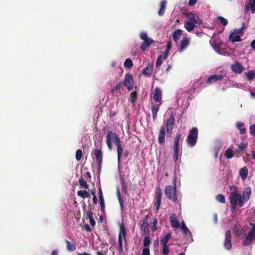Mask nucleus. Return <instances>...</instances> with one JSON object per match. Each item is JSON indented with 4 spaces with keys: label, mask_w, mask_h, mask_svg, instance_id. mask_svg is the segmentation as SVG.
Segmentation results:
<instances>
[{
    "label": "nucleus",
    "mask_w": 255,
    "mask_h": 255,
    "mask_svg": "<svg viewBox=\"0 0 255 255\" xmlns=\"http://www.w3.org/2000/svg\"><path fill=\"white\" fill-rule=\"evenodd\" d=\"M229 199L231 205V210L234 212L237 206L242 207L250 198L251 190L250 188H246L242 193L239 192L235 186L231 187Z\"/></svg>",
    "instance_id": "f257e3e1"
},
{
    "label": "nucleus",
    "mask_w": 255,
    "mask_h": 255,
    "mask_svg": "<svg viewBox=\"0 0 255 255\" xmlns=\"http://www.w3.org/2000/svg\"><path fill=\"white\" fill-rule=\"evenodd\" d=\"M175 123V118L173 116H170L166 120L164 124L165 126H161L160 128L158 135V141L160 144H163L165 142L166 131L167 136L170 137L172 134L173 129Z\"/></svg>",
    "instance_id": "f03ea898"
},
{
    "label": "nucleus",
    "mask_w": 255,
    "mask_h": 255,
    "mask_svg": "<svg viewBox=\"0 0 255 255\" xmlns=\"http://www.w3.org/2000/svg\"><path fill=\"white\" fill-rule=\"evenodd\" d=\"M153 97L154 100L157 102L155 104L151 103V104L153 119L154 121H155L160 106L162 103V92L159 88L156 87L155 89L153 94Z\"/></svg>",
    "instance_id": "7ed1b4c3"
},
{
    "label": "nucleus",
    "mask_w": 255,
    "mask_h": 255,
    "mask_svg": "<svg viewBox=\"0 0 255 255\" xmlns=\"http://www.w3.org/2000/svg\"><path fill=\"white\" fill-rule=\"evenodd\" d=\"M210 42L214 50L218 54L222 55H229L227 52V46L225 43L213 37L211 38Z\"/></svg>",
    "instance_id": "20e7f679"
},
{
    "label": "nucleus",
    "mask_w": 255,
    "mask_h": 255,
    "mask_svg": "<svg viewBox=\"0 0 255 255\" xmlns=\"http://www.w3.org/2000/svg\"><path fill=\"white\" fill-rule=\"evenodd\" d=\"M121 142V139L116 132L112 130L107 131L106 143L110 150H112L113 149V143L117 145Z\"/></svg>",
    "instance_id": "39448f33"
},
{
    "label": "nucleus",
    "mask_w": 255,
    "mask_h": 255,
    "mask_svg": "<svg viewBox=\"0 0 255 255\" xmlns=\"http://www.w3.org/2000/svg\"><path fill=\"white\" fill-rule=\"evenodd\" d=\"M176 190L175 183L174 186H166L165 188L164 193L166 197L173 202H176L177 200Z\"/></svg>",
    "instance_id": "423d86ee"
},
{
    "label": "nucleus",
    "mask_w": 255,
    "mask_h": 255,
    "mask_svg": "<svg viewBox=\"0 0 255 255\" xmlns=\"http://www.w3.org/2000/svg\"><path fill=\"white\" fill-rule=\"evenodd\" d=\"M198 137V129L196 127L192 128L189 131V133L187 137V142L189 146L190 147L194 146L197 142Z\"/></svg>",
    "instance_id": "0eeeda50"
},
{
    "label": "nucleus",
    "mask_w": 255,
    "mask_h": 255,
    "mask_svg": "<svg viewBox=\"0 0 255 255\" xmlns=\"http://www.w3.org/2000/svg\"><path fill=\"white\" fill-rule=\"evenodd\" d=\"M133 84L134 81L132 74L129 73H127L125 75L123 85H124L125 87H127V89L129 91H130L132 90L133 88Z\"/></svg>",
    "instance_id": "6e6552de"
},
{
    "label": "nucleus",
    "mask_w": 255,
    "mask_h": 255,
    "mask_svg": "<svg viewBox=\"0 0 255 255\" xmlns=\"http://www.w3.org/2000/svg\"><path fill=\"white\" fill-rule=\"evenodd\" d=\"M162 191L160 187H157L155 189V195L153 200V203L154 206L156 207V211H157L160 206L161 198H162Z\"/></svg>",
    "instance_id": "1a4fd4ad"
},
{
    "label": "nucleus",
    "mask_w": 255,
    "mask_h": 255,
    "mask_svg": "<svg viewBox=\"0 0 255 255\" xmlns=\"http://www.w3.org/2000/svg\"><path fill=\"white\" fill-rule=\"evenodd\" d=\"M148 215H147L141 221V224H140V230L142 232L143 235H145L146 234H148L149 233L148 228Z\"/></svg>",
    "instance_id": "9d476101"
},
{
    "label": "nucleus",
    "mask_w": 255,
    "mask_h": 255,
    "mask_svg": "<svg viewBox=\"0 0 255 255\" xmlns=\"http://www.w3.org/2000/svg\"><path fill=\"white\" fill-rule=\"evenodd\" d=\"M231 233L230 231H227L225 234V239L224 242V248L229 250L232 248V243H231Z\"/></svg>",
    "instance_id": "9b49d317"
},
{
    "label": "nucleus",
    "mask_w": 255,
    "mask_h": 255,
    "mask_svg": "<svg viewBox=\"0 0 255 255\" xmlns=\"http://www.w3.org/2000/svg\"><path fill=\"white\" fill-rule=\"evenodd\" d=\"M94 154L96 157L98 167L100 169L102 167L103 161V153L101 149H95L94 151Z\"/></svg>",
    "instance_id": "f8f14e48"
},
{
    "label": "nucleus",
    "mask_w": 255,
    "mask_h": 255,
    "mask_svg": "<svg viewBox=\"0 0 255 255\" xmlns=\"http://www.w3.org/2000/svg\"><path fill=\"white\" fill-rule=\"evenodd\" d=\"M231 69L236 74H241L243 72L244 67L240 63L236 62L231 65Z\"/></svg>",
    "instance_id": "ddd939ff"
},
{
    "label": "nucleus",
    "mask_w": 255,
    "mask_h": 255,
    "mask_svg": "<svg viewBox=\"0 0 255 255\" xmlns=\"http://www.w3.org/2000/svg\"><path fill=\"white\" fill-rule=\"evenodd\" d=\"M123 88V82H119L117 83L116 85L111 89V93L113 95L116 96L117 94H119L121 95L122 92L121 89Z\"/></svg>",
    "instance_id": "4468645a"
},
{
    "label": "nucleus",
    "mask_w": 255,
    "mask_h": 255,
    "mask_svg": "<svg viewBox=\"0 0 255 255\" xmlns=\"http://www.w3.org/2000/svg\"><path fill=\"white\" fill-rule=\"evenodd\" d=\"M255 239V233L250 231L247 236L243 241V244L245 246L250 244Z\"/></svg>",
    "instance_id": "2eb2a0df"
},
{
    "label": "nucleus",
    "mask_w": 255,
    "mask_h": 255,
    "mask_svg": "<svg viewBox=\"0 0 255 255\" xmlns=\"http://www.w3.org/2000/svg\"><path fill=\"white\" fill-rule=\"evenodd\" d=\"M189 44V39L185 37H184L180 42V44L178 47V50L179 51H182L184 50Z\"/></svg>",
    "instance_id": "dca6fc26"
},
{
    "label": "nucleus",
    "mask_w": 255,
    "mask_h": 255,
    "mask_svg": "<svg viewBox=\"0 0 255 255\" xmlns=\"http://www.w3.org/2000/svg\"><path fill=\"white\" fill-rule=\"evenodd\" d=\"M170 221L171 226L173 228H178L180 227V224L177 219L176 215L175 214H173L171 215L170 217Z\"/></svg>",
    "instance_id": "f3484780"
},
{
    "label": "nucleus",
    "mask_w": 255,
    "mask_h": 255,
    "mask_svg": "<svg viewBox=\"0 0 255 255\" xmlns=\"http://www.w3.org/2000/svg\"><path fill=\"white\" fill-rule=\"evenodd\" d=\"M116 146L117 147L118 162L119 164L121 162V159L123 157V154H124V150L121 144V142L117 145Z\"/></svg>",
    "instance_id": "a211bd4d"
},
{
    "label": "nucleus",
    "mask_w": 255,
    "mask_h": 255,
    "mask_svg": "<svg viewBox=\"0 0 255 255\" xmlns=\"http://www.w3.org/2000/svg\"><path fill=\"white\" fill-rule=\"evenodd\" d=\"M153 42V40L151 38H149L147 40H144L140 46V50L144 51Z\"/></svg>",
    "instance_id": "6ab92c4d"
},
{
    "label": "nucleus",
    "mask_w": 255,
    "mask_h": 255,
    "mask_svg": "<svg viewBox=\"0 0 255 255\" xmlns=\"http://www.w3.org/2000/svg\"><path fill=\"white\" fill-rule=\"evenodd\" d=\"M248 169L247 167L245 166L242 167L239 171V175L241 176L242 179L245 181L248 175Z\"/></svg>",
    "instance_id": "aec40b11"
},
{
    "label": "nucleus",
    "mask_w": 255,
    "mask_h": 255,
    "mask_svg": "<svg viewBox=\"0 0 255 255\" xmlns=\"http://www.w3.org/2000/svg\"><path fill=\"white\" fill-rule=\"evenodd\" d=\"M182 30L179 29H176L172 33L173 39L174 41L177 42L182 35Z\"/></svg>",
    "instance_id": "412c9836"
},
{
    "label": "nucleus",
    "mask_w": 255,
    "mask_h": 255,
    "mask_svg": "<svg viewBox=\"0 0 255 255\" xmlns=\"http://www.w3.org/2000/svg\"><path fill=\"white\" fill-rule=\"evenodd\" d=\"M89 206L90 207V209L86 213V217H87V218H88L89 219L91 225L92 227H94L96 225V222L93 217V213L92 211L91 210V205H89Z\"/></svg>",
    "instance_id": "4be33fe9"
},
{
    "label": "nucleus",
    "mask_w": 255,
    "mask_h": 255,
    "mask_svg": "<svg viewBox=\"0 0 255 255\" xmlns=\"http://www.w3.org/2000/svg\"><path fill=\"white\" fill-rule=\"evenodd\" d=\"M224 155L227 159L232 158L234 155V151L233 147L228 148L224 152Z\"/></svg>",
    "instance_id": "5701e85b"
},
{
    "label": "nucleus",
    "mask_w": 255,
    "mask_h": 255,
    "mask_svg": "<svg viewBox=\"0 0 255 255\" xmlns=\"http://www.w3.org/2000/svg\"><path fill=\"white\" fill-rule=\"evenodd\" d=\"M229 39L230 41L232 42H239L241 41V37L239 35L235 34V33H232L231 32Z\"/></svg>",
    "instance_id": "b1692460"
},
{
    "label": "nucleus",
    "mask_w": 255,
    "mask_h": 255,
    "mask_svg": "<svg viewBox=\"0 0 255 255\" xmlns=\"http://www.w3.org/2000/svg\"><path fill=\"white\" fill-rule=\"evenodd\" d=\"M246 8L250 9L252 12H255V0H249L246 4Z\"/></svg>",
    "instance_id": "393cba45"
},
{
    "label": "nucleus",
    "mask_w": 255,
    "mask_h": 255,
    "mask_svg": "<svg viewBox=\"0 0 255 255\" xmlns=\"http://www.w3.org/2000/svg\"><path fill=\"white\" fill-rule=\"evenodd\" d=\"M153 67V65H149L146 68H144L143 70L142 74L146 76L150 77L152 75Z\"/></svg>",
    "instance_id": "a878e982"
},
{
    "label": "nucleus",
    "mask_w": 255,
    "mask_h": 255,
    "mask_svg": "<svg viewBox=\"0 0 255 255\" xmlns=\"http://www.w3.org/2000/svg\"><path fill=\"white\" fill-rule=\"evenodd\" d=\"M166 1L165 0H162L160 2V8L158 11V14L160 16H162L164 14L165 9H166Z\"/></svg>",
    "instance_id": "bb28decb"
},
{
    "label": "nucleus",
    "mask_w": 255,
    "mask_h": 255,
    "mask_svg": "<svg viewBox=\"0 0 255 255\" xmlns=\"http://www.w3.org/2000/svg\"><path fill=\"white\" fill-rule=\"evenodd\" d=\"M171 232H169L167 233V234L163 237L160 240V243L162 245H167V243L171 237Z\"/></svg>",
    "instance_id": "cd10ccee"
},
{
    "label": "nucleus",
    "mask_w": 255,
    "mask_h": 255,
    "mask_svg": "<svg viewBox=\"0 0 255 255\" xmlns=\"http://www.w3.org/2000/svg\"><path fill=\"white\" fill-rule=\"evenodd\" d=\"M120 236L121 237L123 238L125 241H126V230L125 227L123 224H122L120 227V232L118 237H120Z\"/></svg>",
    "instance_id": "c85d7f7f"
},
{
    "label": "nucleus",
    "mask_w": 255,
    "mask_h": 255,
    "mask_svg": "<svg viewBox=\"0 0 255 255\" xmlns=\"http://www.w3.org/2000/svg\"><path fill=\"white\" fill-rule=\"evenodd\" d=\"M195 26V25L193 22L187 21L185 22L184 27L189 32H190L191 30H193Z\"/></svg>",
    "instance_id": "c756f323"
},
{
    "label": "nucleus",
    "mask_w": 255,
    "mask_h": 255,
    "mask_svg": "<svg viewBox=\"0 0 255 255\" xmlns=\"http://www.w3.org/2000/svg\"><path fill=\"white\" fill-rule=\"evenodd\" d=\"M223 76L221 75H214L208 78V83L221 80Z\"/></svg>",
    "instance_id": "7c9ffc66"
},
{
    "label": "nucleus",
    "mask_w": 255,
    "mask_h": 255,
    "mask_svg": "<svg viewBox=\"0 0 255 255\" xmlns=\"http://www.w3.org/2000/svg\"><path fill=\"white\" fill-rule=\"evenodd\" d=\"M181 133L179 132L176 133L174 138V145L173 147H179V141L181 139Z\"/></svg>",
    "instance_id": "2f4dec72"
},
{
    "label": "nucleus",
    "mask_w": 255,
    "mask_h": 255,
    "mask_svg": "<svg viewBox=\"0 0 255 255\" xmlns=\"http://www.w3.org/2000/svg\"><path fill=\"white\" fill-rule=\"evenodd\" d=\"M77 195L82 198H87L90 197L89 193L86 190H79L77 192Z\"/></svg>",
    "instance_id": "473e14b6"
},
{
    "label": "nucleus",
    "mask_w": 255,
    "mask_h": 255,
    "mask_svg": "<svg viewBox=\"0 0 255 255\" xmlns=\"http://www.w3.org/2000/svg\"><path fill=\"white\" fill-rule=\"evenodd\" d=\"M247 79L250 81H252L255 77V71L254 70L250 71L249 72L244 74Z\"/></svg>",
    "instance_id": "72a5a7b5"
},
{
    "label": "nucleus",
    "mask_w": 255,
    "mask_h": 255,
    "mask_svg": "<svg viewBox=\"0 0 255 255\" xmlns=\"http://www.w3.org/2000/svg\"><path fill=\"white\" fill-rule=\"evenodd\" d=\"M65 243L66 244L67 249L68 251H74L76 250V245L75 244L68 240H66Z\"/></svg>",
    "instance_id": "f704fd0d"
},
{
    "label": "nucleus",
    "mask_w": 255,
    "mask_h": 255,
    "mask_svg": "<svg viewBox=\"0 0 255 255\" xmlns=\"http://www.w3.org/2000/svg\"><path fill=\"white\" fill-rule=\"evenodd\" d=\"M123 238L118 237V246L117 247V250L119 253V254H122L123 252Z\"/></svg>",
    "instance_id": "c9c22d12"
},
{
    "label": "nucleus",
    "mask_w": 255,
    "mask_h": 255,
    "mask_svg": "<svg viewBox=\"0 0 255 255\" xmlns=\"http://www.w3.org/2000/svg\"><path fill=\"white\" fill-rule=\"evenodd\" d=\"M181 230L184 234L188 235L189 234L190 235H191V232L188 229L184 221H182L181 224Z\"/></svg>",
    "instance_id": "e433bc0d"
},
{
    "label": "nucleus",
    "mask_w": 255,
    "mask_h": 255,
    "mask_svg": "<svg viewBox=\"0 0 255 255\" xmlns=\"http://www.w3.org/2000/svg\"><path fill=\"white\" fill-rule=\"evenodd\" d=\"M173 159L174 161H177L178 158V154L179 152V147H173Z\"/></svg>",
    "instance_id": "4c0bfd02"
},
{
    "label": "nucleus",
    "mask_w": 255,
    "mask_h": 255,
    "mask_svg": "<svg viewBox=\"0 0 255 255\" xmlns=\"http://www.w3.org/2000/svg\"><path fill=\"white\" fill-rule=\"evenodd\" d=\"M137 98V93L136 91H133L130 94V102L134 104Z\"/></svg>",
    "instance_id": "58836bf2"
},
{
    "label": "nucleus",
    "mask_w": 255,
    "mask_h": 255,
    "mask_svg": "<svg viewBox=\"0 0 255 255\" xmlns=\"http://www.w3.org/2000/svg\"><path fill=\"white\" fill-rule=\"evenodd\" d=\"M185 16L187 18L189 19V21H190L191 22H193L195 20V18L197 15H195V14L191 13V12H187L184 13Z\"/></svg>",
    "instance_id": "ea45409f"
},
{
    "label": "nucleus",
    "mask_w": 255,
    "mask_h": 255,
    "mask_svg": "<svg viewBox=\"0 0 255 255\" xmlns=\"http://www.w3.org/2000/svg\"><path fill=\"white\" fill-rule=\"evenodd\" d=\"M79 183L81 186H82L83 188L88 189L89 187L87 183V182L82 177H81V178L79 179Z\"/></svg>",
    "instance_id": "a19ab883"
},
{
    "label": "nucleus",
    "mask_w": 255,
    "mask_h": 255,
    "mask_svg": "<svg viewBox=\"0 0 255 255\" xmlns=\"http://www.w3.org/2000/svg\"><path fill=\"white\" fill-rule=\"evenodd\" d=\"M126 68H131L133 66L132 60L130 58L127 59L124 62Z\"/></svg>",
    "instance_id": "79ce46f5"
},
{
    "label": "nucleus",
    "mask_w": 255,
    "mask_h": 255,
    "mask_svg": "<svg viewBox=\"0 0 255 255\" xmlns=\"http://www.w3.org/2000/svg\"><path fill=\"white\" fill-rule=\"evenodd\" d=\"M150 243L151 240L150 239L149 236L147 235V236L144 237L143 244V246L145 247H149V246L150 245Z\"/></svg>",
    "instance_id": "37998d69"
},
{
    "label": "nucleus",
    "mask_w": 255,
    "mask_h": 255,
    "mask_svg": "<svg viewBox=\"0 0 255 255\" xmlns=\"http://www.w3.org/2000/svg\"><path fill=\"white\" fill-rule=\"evenodd\" d=\"M157 220L156 218H154L153 220V222L151 223L149 226L151 229L152 231H155L157 229Z\"/></svg>",
    "instance_id": "c03bdc74"
},
{
    "label": "nucleus",
    "mask_w": 255,
    "mask_h": 255,
    "mask_svg": "<svg viewBox=\"0 0 255 255\" xmlns=\"http://www.w3.org/2000/svg\"><path fill=\"white\" fill-rule=\"evenodd\" d=\"M162 254L163 255H168L169 245H162Z\"/></svg>",
    "instance_id": "a18cd8bd"
},
{
    "label": "nucleus",
    "mask_w": 255,
    "mask_h": 255,
    "mask_svg": "<svg viewBox=\"0 0 255 255\" xmlns=\"http://www.w3.org/2000/svg\"><path fill=\"white\" fill-rule=\"evenodd\" d=\"M163 60V57H162V55H160L159 56H158L155 63L156 68L160 66Z\"/></svg>",
    "instance_id": "49530a36"
},
{
    "label": "nucleus",
    "mask_w": 255,
    "mask_h": 255,
    "mask_svg": "<svg viewBox=\"0 0 255 255\" xmlns=\"http://www.w3.org/2000/svg\"><path fill=\"white\" fill-rule=\"evenodd\" d=\"M216 200L222 203H225V198L224 195L222 194L218 195L216 197Z\"/></svg>",
    "instance_id": "de8ad7c7"
},
{
    "label": "nucleus",
    "mask_w": 255,
    "mask_h": 255,
    "mask_svg": "<svg viewBox=\"0 0 255 255\" xmlns=\"http://www.w3.org/2000/svg\"><path fill=\"white\" fill-rule=\"evenodd\" d=\"M82 156V151L81 149H77L76 151V159L77 161L81 160Z\"/></svg>",
    "instance_id": "09e8293b"
},
{
    "label": "nucleus",
    "mask_w": 255,
    "mask_h": 255,
    "mask_svg": "<svg viewBox=\"0 0 255 255\" xmlns=\"http://www.w3.org/2000/svg\"><path fill=\"white\" fill-rule=\"evenodd\" d=\"M218 19L221 22L224 26L228 24V21L227 19L225 18L222 16H218Z\"/></svg>",
    "instance_id": "8fccbe9b"
},
{
    "label": "nucleus",
    "mask_w": 255,
    "mask_h": 255,
    "mask_svg": "<svg viewBox=\"0 0 255 255\" xmlns=\"http://www.w3.org/2000/svg\"><path fill=\"white\" fill-rule=\"evenodd\" d=\"M99 200H100V206L101 207V211L103 213H104L105 210V202H104V199L101 198V199H99Z\"/></svg>",
    "instance_id": "3c124183"
},
{
    "label": "nucleus",
    "mask_w": 255,
    "mask_h": 255,
    "mask_svg": "<svg viewBox=\"0 0 255 255\" xmlns=\"http://www.w3.org/2000/svg\"><path fill=\"white\" fill-rule=\"evenodd\" d=\"M247 146V144L246 143H241L238 145V150L240 151L245 149Z\"/></svg>",
    "instance_id": "603ef678"
},
{
    "label": "nucleus",
    "mask_w": 255,
    "mask_h": 255,
    "mask_svg": "<svg viewBox=\"0 0 255 255\" xmlns=\"http://www.w3.org/2000/svg\"><path fill=\"white\" fill-rule=\"evenodd\" d=\"M139 37L140 38V39H141L143 41L147 40V39H148L149 38L148 37L146 33L144 32H142L140 34Z\"/></svg>",
    "instance_id": "864d4df0"
},
{
    "label": "nucleus",
    "mask_w": 255,
    "mask_h": 255,
    "mask_svg": "<svg viewBox=\"0 0 255 255\" xmlns=\"http://www.w3.org/2000/svg\"><path fill=\"white\" fill-rule=\"evenodd\" d=\"M118 200L120 205V208L121 210L123 211L124 209V200L123 199V198L122 197H118Z\"/></svg>",
    "instance_id": "5fc2aeb1"
},
{
    "label": "nucleus",
    "mask_w": 255,
    "mask_h": 255,
    "mask_svg": "<svg viewBox=\"0 0 255 255\" xmlns=\"http://www.w3.org/2000/svg\"><path fill=\"white\" fill-rule=\"evenodd\" d=\"M150 251L149 247H145L142 251L141 255H149Z\"/></svg>",
    "instance_id": "6e6d98bb"
},
{
    "label": "nucleus",
    "mask_w": 255,
    "mask_h": 255,
    "mask_svg": "<svg viewBox=\"0 0 255 255\" xmlns=\"http://www.w3.org/2000/svg\"><path fill=\"white\" fill-rule=\"evenodd\" d=\"M243 28L242 27L239 29H235L233 31H231L232 33H235V34L239 35V34L242 33Z\"/></svg>",
    "instance_id": "4d7b16f0"
},
{
    "label": "nucleus",
    "mask_w": 255,
    "mask_h": 255,
    "mask_svg": "<svg viewBox=\"0 0 255 255\" xmlns=\"http://www.w3.org/2000/svg\"><path fill=\"white\" fill-rule=\"evenodd\" d=\"M194 23H196V24H200L201 23H202V20L201 18H200L198 16L196 15L195 18V20H194L193 21Z\"/></svg>",
    "instance_id": "13d9d810"
},
{
    "label": "nucleus",
    "mask_w": 255,
    "mask_h": 255,
    "mask_svg": "<svg viewBox=\"0 0 255 255\" xmlns=\"http://www.w3.org/2000/svg\"><path fill=\"white\" fill-rule=\"evenodd\" d=\"M250 132L251 134L255 135V125L251 126L250 128Z\"/></svg>",
    "instance_id": "bf43d9fd"
},
{
    "label": "nucleus",
    "mask_w": 255,
    "mask_h": 255,
    "mask_svg": "<svg viewBox=\"0 0 255 255\" xmlns=\"http://www.w3.org/2000/svg\"><path fill=\"white\" fill-rule=\"evenodd\" d=\"M122 190L123 191L126 193L127 192V187L126 185V183L124 181V180L123 179L122 182Z\"/></svg>",
    "instance_id": "052dcab7"
},
{
    "label": "nucleus",
    "mask_w": 255,
    "mask_h": 255,
    "mask_svg": "<svg viewBox=\"0 0 255 255\" xmlns=\"http://www.w3.org/2000/svg\"><path fill=\"white\" fill-rule=\"evenodd\" d=\"M169 51V50L166 49L164 52L161 55L163 57V60H165L168 57Z\"/></svg>",
    "instance_id": "680f3d73"
},
{
    "label": "nucleus",
    "mask_w": 255,
    "mask_h": 255,
    "mask_svg": "<svg viewBox=\"0 0 255 255\" xmlns=\"http://www.w3.org/2000/svg\"><path fill=\"white\" fill-rule=\"evenodd\" d=\"M197 2V0H189L188 5L190 6L194 5Z\"/></svg>",
    "instance_id": "e2e57ef3"
},
{
    "label": "nucleus",
    "mask_w": 255,
    "mask_h": 255,
    "mask_svg": "<svg viewBox=\"0 0 255 255\" xmlns=\"http://www.w3.org/2000/svg\"><path fill=\"white\" fill-rule=\"evenodd\" d=\"M99 199L104 198V195L101 187L99 189Z\"/></svg>",
    "instance_id": "0e129e2a"
},
{
    "label": "nucleus",
    "mask_w": 255,
    "mask_h": 255,
    "mask_svg": "<svg viewBox=\"0 0 255 255\" xmlns=\"http://www.w3.org/2000/svg\"><path fill=\"white\" fill-rule=\"evenodd\" d=\"M84 228L88 232L91 231V229L90 226L89 225V224H88L85 225Z\"/></svg>",
    "instance_id": "69168bd1"
},
{
    "label": "nucleus",
    "mask_w": 255,
    "mask_h": 255,
    "mask_svg": "<svg viewBox=\"0 0 255 255\" xmlns=\"http://www.w3.org/2000/svg\"><path fill=\"white\" fill-rule=\"evenodd\" d=\"M244 126V124L241 122H237L236 124V127L240 129L242 128Z\"/></svg>",
    "instance_id": "338daca9"
},
{
    "label": "nucleus",
    "mask_w": 255,
    "mask_h": 255,
    "mask_svg": "<svg viewBox=\"0 0 255 255\" xmlns=\"http://www.w3.org/2000/svg\"><path fill=\"white\" fill-rule=\"evenodd\" d=\"M129 155V151L128 150H126L123 154V156L125 158L128 157Z\"/></svg>",
    "instance_id": "774afa93"
}]
</instances>
